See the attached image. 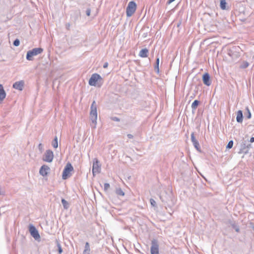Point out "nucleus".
Returning a JSON list of instances; mask_svg holds the SVG:
<instances>
[{"instance_id":"f257e3e1","label":"nucleus","mask_w":254,"mask_h":254,"mask_svg":"<svg viewBox=\"0 0 254 254\" xmlns=\"http://www.w3.org/2000/svg\"><path fill=\"white\" fill-rule=\"evenodd\" d=\"M90 118L93 124L92 127L95 128L97 124V105L95 101L92 102L90 107Z\"/></svg>"},{"instance_id":"f03ea898","label":"nucleus","mask_w":254,"mask_h":254,"mask_svg":"<svg viewBox=\"0 0 254 254\" xmlns=\"http://www.w3.org/2000/svg\"><path fill=\"white\" fill-rule=\"evenodd\" d=\"M43 51V49L41 48H35L31 50H29L27 53L26 59L28 61H32L34 56L41 54Z\"/></svg>"},{"instance_id":"7ed1b4c3","label":"nucleus","mask_w":254,"mask_h":254,"mask_svg":"<svg viewBox=\"0 0 254 254\" xmlns=\"http://www.w3.org/2000/svg\"><path fill=\"white\" fill-rule=\"evenodd\" d=\"M136 9V4L133 1L129 2L126 9V13L127 17H130L135 12Z\"/></svg>"},{"instance_id":"20e7f679","label":"nucleus","mask_w":254,"mask_h":254,"mask_svg":"<svg viewBox=\"0 0 254 254\" xmlns=\"http://www.w3.org/2000/svg\"><path fill=\"white\" fill-rule=\"evenodd\" d=\"M73 168L71 164L68 163L64 167L63 172L62 178L64 180L67 179L71 175V172L73 171Z\"/></svg>"},{"instance_id":"39448f33","label":"nucleus","mask_w":254,"mask_h":254,"mask_svg":"<svg viewBox=\"0 0 254 254\" xmlns=\"http://www.w3.org/2000/svg\"><path fill=\"white\" fill-rule=\"evenodd\" d=\"M160 198L162 202L165 204H168L169 205L170 202H172V195L171 193H168L166 191L161 193Z\"/></svg>"},{"instance_id":"423d86ee","label":"nucleus","mask_w":254,"mask_h":254,"mask_svg":"<svg viewBox=\"0 0 254 254\" xmlns=\"http://www.w3.org/2000/svg\"><path fill=\"white\" fill-rule=\"evenodd\" d=\"M29 231L31 235L36 240H38L40 239V236L38 230L32 224H30L29 226Z\"/></svg>"},{"instance_id":"0eeeda50","label":"nucleus","mask_w":254,"mask_h":254,"mask_svg":"<svg viewBox=\"0 0 254 254\" xmlns=\"http://www.w3.org/2000/svg\"><path fill=\"white\" fill-rule=\"evenodd\" d=\"M54 158V153L51 150H47L43 155V160L47 162H52Z\"/></svg>"},{"instance_id":"6e6552de","label":"nucleus","mask_w":254,"mask_h":254,"mask_svg":"<svg viewBox=\"0 0 254 254\" xmlns=\"http://www.w3.org/2000/svg\"><path fill=\"white\" fill-rule=\"evenodd\" d=\"M150 251L151 254H159V245L158 243V241L154 239L151 241V247Z\"/></svg>"},{"instance_id":"1a4fd4ad","label":"nucleus","mask_w":254,"mask_h":254,"mask_svg":"<svg viewBox=\"0 0 254 254\" xmlns=\"http://www.w3.org/2000/svg\"><path fill=\"white\" fill-rule=\"evenodd\" d=\"M100 79H102L101 76L97 73H94L89 79V84L91 86H95L97 81Z\"/></svg>"},{"instance_id":"9d476101","label":"nucleus","mask_w":254,"mask_h":254,"mask_svg":"<svg viewBox=\"0 0 254 254\" xmlns=\"http://www.w3.org/2000/svg\"><path fill=\"white\" fill-rule=\"evenodd\" d=\"M100 167L99 166V162L97 158L94 159L93 167H92V173L94 175L95 173H98L100 172Z\"/></svg>"},{"instance_id":"9b49d317","label":"nucleus","mask_w":254,"mask_h":254,"mask_svg":"<svg viewBox=\"0 0 254 254\" xmlns=\"http://www.w3.org/2000/svg\"><path fill=\"white\" fill-rule=\"evenodd\" d=\"M191 142L193 143V145L194 147L195 148V149L199 152H201L200 147L199 146V142L196 140L194 136V132H192L191 133Z\"/></svg>"},{"instance_id":"f8f14e48","label":"nucleus","mask_w":254,"mask_h":254,"mask_svg":"<svg viewBox=\"0 0 254 254\" xmlns=\"http://www.w3.org/2000/svg\"><path fill=\"white\" fill-rule=\"evenodd\" d=\"M202 81L203 83L209 86L211 84L210 80V75L208 73H205L202 76Z\"/></svg>"},{"instance_id":"ddd939ff","label":"nucleus","mask_w":254,"mask_h":254,"mask_svg":"<svg viewBox=\"0 0 254 254\" xmlns=\"http://www.w3.org/2000/svg\"><path fill=\"white\" fill-rule=\"evenodd\" d=\"M24 82L23 80H21L19 81H17L15 82L13 84V87L16 89L19 90H22L23 88L24 87Z\"/></svg>"},{"instance_id":"4468645a","label":"nucleus","mask_w":254,"mask_h":254,"mask_svg":"<svg viewBox=\"0 0 254 254\" xmlns=\"http://www.w3.org/2000/svg\"><path fill=\"white\" fill-rule=\"evenodd\" d=\"M50 170V168L45 165H43L39 171L40 175L43 176H46L48 174V171Z\"/></svg>"},{"instance_id":"2eb2a0df","label":"nucleus","mask_w":254,"mask_h":254,"mask_svg":"<svg viewBox=\"0 0 254 254\" xmlns=\"http://www.w3.org/2000/svg\"><path fill=\"white\" fill-rule=\"evenodd\" d=\"M6 93L1 84H0V103H1L3 99L5 98Z\"/></svg>"},{"instance_id":"dca6fc26","label":"nucleus","mask_w":254,"mask_h":254,"mask_svg":"<svg viewBox=\"0 0 254 254\" xmlns=\"http://www.w3.org/2000/svg\"><path fill=\"white\" fill-rule=\"evenodd\" d=\"M243 115L241 110H239L237 113L236 120L238 123H242L243 122Z\"/></svg>"},{"instance_id":"f3484780","label":"nucleus","mask_w":254,"mask_h":254,"mask_svg":"<svg viewBox=\"0 0 254 254\" xmlns=\"http://www.w3.org/2000/svg\"><path fill=\"white\" fill-rule=\"evenodd\" d=\"M148 50L146 48L142 49L139 53V56L142 58H146L148 56Z\"/></svg>"},{"instance_id":"a211bd4d","label":"nucleus","mask_w":254,"mask_h":254,"mask_svg":"<svg viewBox=\"0 0 254 254\" xmlns=\"http://www.w3.org/2000/svg\"><path fill=\"white\" fill-rule=\"evenodd\" d=\"M90 245L88 242H86L84 247V250L83 252V254H90Z\"/></svg>"},{"instance_id":"6ab92c4d","label":"nucleus","mask_w":254,"mask_h":254,"mask_svg":"<svg viewBox=\"0 0 254 254\" xmlns=\"http://www.w3.org/2000/svg\"><path fill=\"white\" fill-rule=\"evenodd\" d=\"M229 223L233 227V228H234L237 232H240L239 227L236 224V223L235 222L230 221Z\"/></svg>"},{"instance_id":"aec40b11","label":"nucleus","mask_w":254,"mask_h":254,"mask_svg":"<svg viewBox=\"0 0 254 254\" xmlns=\"http://www.w3.org/2000/svg\"><path fill=\"white\" fill-rule=\"evenodd\" d=\"M159 58H157L156 59L155 65L154 66V70L157 73H159Z\"/></svg>"},{"instance_id":"412c9836","label":"nucleus","mask_w":254,"mask_h":254,"mask_svg":"<svg viewBox=\"0 0 254 254\" xmlns=\"http://www.w3.org/2000/svg\"><path fill=\"white\" fill-rule=\"evenodd\" d=\"M199 104V101L197 100H195L193 102V103L191 104V108L193 111L196 110Z\"/></svg>"},{"instance_id":"4be33fe9","label":"nucleus","mask_w":254,"mask_h":254,"mask_svg":"<svg viewBox=\"0 0 254 254\" xmlns=\"http://www.w3.org/2000/svg\"><path fill=\"white\" fill-rule=\"evenodd\" d=\"M61 201L64 208L65 209H68L69 206L68 202L64 198L62 199Z\"/></svg>"},{"instance_id":"5701e85b","label":"nucleus","mask_w":254,"mask_h":254,"mask_svg":"<svg viewBox=\"0 0 254 254\" xmlns=\"http://www.w3.org/2000/svg\"><path fill=\"white\" fill-rule=\"evenodd\" d=\"M226 5H227V2L225 0H220V6L222 9H223V10L226 9Z\"/></svg>"},{"instance_id":"b1692460","label":"nucleus","mask_w":254,"mask_h":254,"mask_svg":"<svg viewBox=\"0 0 254 254\" xmlns=\"http://www.w3.org/2000/svg\"><path fill=\"white\" fill-rule=\"evenodd\" d=\"M52 145L53 147L55 148H57L58 147V137L57 136H55L54 140L52 142Z\"/></svg>"},{"instance_id":"393cba45","label":"nucleus","mask_w":254,"mask_h":254,"mask_svg":"<svg viewBox=\"0 0 254 254\" xmlns=\"http://www.w3.org/2000/svg\"><path fill=\"white\" fill-rule=\"evenodd\" d=\"M249 65V64L247 61H243L241 64L240 67L241 68H246L248 67Z\"/></svg>"},{"instance_id":"a878e982","label":"nucleus","mask_w":254,"mask_h":254,"mask_svg":"<svg viewBox=\"0 0 254 254\" xmlns=\"http://www.w3.org/2000/svg\"><path fill=\"white\" fill-rule=\"evenodd\" d=\"M116 193L121 196H124L125 195L124 192L123 191V190L119 188L116 190Z\"/></svg>"},{"instance_id":"bb28decb","label":"nucleus","mask_w":254,"mask_h":254,"mask_svg":"<svg viewBox=\"0 0 254 254\" xmlns=\"http://www.w3.org/2000/svg\"><path fill=\"white\" fill-rule=\"evenodd\" d=\"M57 247L58 248V252L60 254H62L63 252V249L62 248L61 244L57 242Z\"/></svg>"},{"instance_id":"cd10ccee","label":"nucleus","mask_w":254,"mask_h":254,"mask_svg":"<svg viewBox=\"0 0 254 254\" xmlns=\"http://www.w3.org/2000/svg\"><path fill=\"white\" fill-rule=\"evenodd\" d=\"M246 109L247 112V114L246 115V117L248 119H250L251 118V113L250 110H249L248 107H247Z\"/></svg>"},{"instance_id":"c85d7f7f","label":"nucleus","mask_w":254,"mask_h":254,"mask_svg":"<svg viewBox=\"0 0 254 254\" xmlns=\"http://www.w3.org/2000/svg\"><path fill=\"white\" fill-rule=\"evenodd\" d=\"M233 141L232 140H230L228 142V143L226 146V148L228 149H230L233 147Z\"/></svg>"},{"instance_id":"c756f323","label":"nucleus","mask_w":254,"mask_h":254,"mask_svg":"<svg viewBox=\"0 0 254 254\" xmlns=\"http://www.w3.org/2000/svg\"><path fill=\"white\" fill-rule=\"evenodd\" d=\"M13 44L14 46H15L16 47L20 45V41H19V40L18 39H15L14 41Z\"/></svg>"},{"instance_id":"7c9ffc66","label":"nucleus","mask_w":254,"mask_h":254,"mask_svg":"<svg viewBox=\"0 0 254 254\" xmlns=\"http://www.w3.org/2000/svg\"><path fill=\"white\" fill-rule=\"evenodd\" d=\"M5 193L4 190L0 186V195H4Z\"/></svg>"},{"instance_id":"2f4dec72","label":"nucleus","mask_w":254,"mask_h":254,"mask_svg":"<svg viewBox=\"0 0 254 254\" xmlns=\"http://www.w3.org/2000/svg\"><path fill=\"white\" fill-rule=\"evenodd\" d=\"M110 184L108 183L104 184V190L105 191H107L110 188Z\"/></svg>"},{"instance_id":"473e14b6","label":"nucleus","mask_w":254,"mask_h":254,"mask_svg":"<svg viewBox=\"0 0 254 254\" xmlns=\"http://www.w3.org/2000/svg\"><path fill=\"white\" fill-rule=\"evenodd\" d=\"M243 146H243L242 147V150H245L246 149V147H247V148L251 147V144H249L246 145V144L245 143H244Z\"/></svg>"},{"instance_id":"72a5a7b5","label":"nucleus","mask_w":254,"mask_h":254,"mask_svg":"<svg viewBox=\"0 0 254 254\" xmlns=\"http://www.w3.org/2000/svg\"><path fill=\"white\" fill-rule=\"evenodd\" d=\"M38 149L41 153L43 152V145L42 143H40L38 145Z\"/></svg>"},{"instance_id":"f704fd0d","label":"nucleus","mask_w":254,"mask_h":254,"mask_svg":"<svg viewBox=\"0 0 254 254\" xmlns=\"http://www.w3.org/2000/svg\"><path fill=\"white\" fill-rule=\"evenodd\" d=\"M150 202L152 206H155L156 205V201L152 198L150 199Z\"/></svg>"},{"instance_id":"c9c22d12","label":"nucleus","mask_w":254,"mask_h":254,"mask_svg":"<svg viewBox=\"0 0 254 254\" xmlns=\"http://www.w3.org/2000/svg\"><path fill=\"white\" fill-rule=\"evenodd\" d=\"M111 119L112 120H113L114 121H116V122H120V119L117 117H112Z\"/></svg>"},{"instance_id":"e433bc0d","label":"nucleus","mask_w":254,"mask_h":254,"mask_svg":"<svg viewBox=\"0 0 254 254\" xmlns=\"http://www.w3.org/2000/svg\"><path fill=\"white\" fill-rule=\"evenodd\" d=\"M70 24L69 23H67L65 24V28L67 30H69L70 29Z\"/></svg>"},{"instance_id":"4c0bfd02","label":"nucleus","mask_w":254,"mask_h":254,"mask_svg":"<svg viewBox=\"0 0 254 254\" xmlns=\"http://www.w3.org/2000/svg\"><path fill=\"white\" fill-rule=\"evenodd\" d=\"M91 10L90 9L88 8L86 11V14L87 16H89L90 15Z\"/></svg>"},{"instance_id":"58836bf2","label":"nucleus","mask_w":254,"mask_h":254,"mask_svg":"<svg viewBox=\"0 0 254 254\" xmlns=\"http://www.w3.org/2000/svg\"><path fill=\"white\" fill-rule=\"evenodd\" d=\"M175 0H169L167 1V3L168 4H170V3H171L172 2H173Z\"/></svg>"},{"instance_id":"ea45409f","label":"nucleus","mask_w":254,"mask_h":254,"mask_svg":"<svg viewBox=\"0 0 254 254\" xmlns=\"http://www.w3.org/2000/svg\"><path fill=\"white\" fill-rule=\"evenodd\" d=\"M127 137H128V138H129V139H131V138H133V135H132V134H127Z\"/></svg>"},{"instance_id":"a19ab883","label":"nucleus","mask_w":254,"mask_h":254,"mask_svg":"<svg viewBox=\"0 0 254 254\" xmlns=\"http://www.w3.org/2000/svg\"><path fill=\"white\" fill-rule=\"evenodd\" d=\"M108 65V64L107 63H104V64L103 65V67L106 68V67H107Z\"/></svg>"},{"instance_id":"79ce46f5","label":"nucleus","mask_w":254,"mask_h":254,"mask_svg":"<svg viewBox=\"0 0 254 254\" xmlns=\"http://www.w3.org/2000/svg\"><path fill=\"white\" fill-rule=\"evenodd\" d=\"M250 142H254V137H252L250 138Z\"/></svg>"},{"instance_id":"37998d69","label":"nucleus","mask_w":254,"mask_h":254,"mask_svg":"<svg viewBox=\"0 0 254 254\" xmlns=\"http://www.w3.org/2000/svg\"><path fill=\"white\" fill-rule=\"evenodd\" d=\"M248 152V149H247L246 151H245V153H247Z\"/></svg>"},{"instance_id":"c03bdc74","label":"nucleus","mask_w":254,"mask_h":254,"mask_svg":"<svg viewBox=\"0 0 254 254\" xmlns=\"http://www.w3.org/2000/svg\"><path fill=\"white\" fill-rule=\"evenodd\" d=\"M253 229L254 231V226L253 227Z\"/></svg>"}]
</instances>
